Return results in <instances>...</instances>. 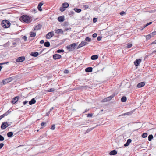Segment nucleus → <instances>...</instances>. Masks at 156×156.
<instances>
[{
    "mask_svg": "<svg viewBox=\"0 0 156 156\" xmlns=\"http://www.w3.org/2000/svg\"><path fill=\"white\" fill-rule=\"evenodd\" d=\"M149 25H148V24L147 23V24L146 25H145V26H148Z\"/></svg>",
    "mask_w": 156,
    "mask_h": 156,
    "instance_id": "69168bd1",
    "label": "nucleus"
},
{
    "mask_svg": "<svg viewBox=\"0 0 156 156\" xmlns=\"http://www.w3.org/2000/svg\"><path fill=\"white\" fill-rule=\"evenodd\" d=\"M131 140L130 139H129L127 140L126 143L124 145V146L126 147L128 146L129 144L131 142Z\"/></svg>",
    "mask_w": 156,
    "mask_h": 156,
    "instance_id": "dca6fc26",
    "label": "nucleus"
},
{
    "mask_svg": "<svg viewBox=\"0 0 156 156\" xmlns=\"http://www.w3.org/2000/svg\"><path fill=\"white\" fill-rule=\"evenodd\" d=\"M38 53L37 52H32L30 54L32 56L34 57H37L38 56Z\"/></svg>",
    "mask_w": 156,
    "mask_h": 156,
    "instance_id": "6ab92c4d",
    "label": "nucleus"
},
{
    "mask_svg": "<svg viewBox=\"0 0 156 156\" xmlns=\"http://www.w3.org/2000/svg\"><path fill=\"white\" fill-rule=\"evenodd\" d=\"M42 2H43L39 3V4H38V5L37 8H38V9L40 11H42L41 6H42V5L44 4V3H42Z\"/></svg>",
    "mask_w": 156,
    "mask_h": 156,
    "instance_id": "4468645a",
    "label": "nucleus"
},
{
    "mask_svg": "<svg viewBox=\"0 0 156 156\" xmlns=\"http://www.w3.org/2000/svg\"><path fill=\"white\" fill-rule=\"evenodd\" d=\"M117 154V151L115 150H113L111 151L110 152V155H115Z\"/></svg>",
    "mask_w": 156,
    "mask_h": 156,
    "instance_id": "a211bd4d",
    "label": "nucleus"
},
{
    "mask_svg": "<svg viewBox=\"0 0 156 156\" xmlns=\"http://www.w3.org/2000/svg\"><path fill=\"white\" fill-rule=\"evenodd\" d=\"M62 5V6L65 7L66 8H68L69 5V4L66 2L63 3Z\"/></svg>",
    "mask_w": 156,
    "mask_h": 156,
    "instance_id": "5701e85b",
    "label": "nucleus"
},
{
    "mask_svg": "<svg viewBox=\"0 0 156 156\" xmlns=\"http://www.w3.org/2000/svg\"><path fill=\"white\" fill-rule=\"evenodd\" d=\"M148 23V24L149 25H150L152 23V22H149V23Z\"/></svg>",
    "mask_w": 156,
    "mask_h": 156,
    "instance_id": "e2e57ef3",
    "label": "nucleus"
},
{
    "mask_svg": "<svg viewBox=\"0 0 156 156\" xmlns=\"http://www.w3.org/2000/svg\"><path fill=\"white\" fill-rule=\"evenodd\" d=\"M41 27V26L39 24V25H37L34 28V30H38L40 29Z\"/></svg>",
    "mask_w": 156,
    "mask_h": 156,
    "instance_id": "aec40b11",
    "label": "nucleus"
},
{
    "mask_svg": "<svg viewBox=\"0 0 156 156\" xmlns=\"http://www.w3.org/2000/svg\"><path fill=\"white\" fill-rule=\"evenodd\" d=\"M87 44H88V43L86 42L82 41L81 42V43L78 45L77 48V49H78Z\"/></svg>",
    "mask_w": 156,
    "mask_h": 156,
    "instance_id": "1a4fd4ad",
    "label": "nucleus"
},
{
    "mask_svg": "<svg viewBox=\"0 0 156 156\" xmlns=\"http://www.w3.org/2000/svg\"><path fill=\"white\" fill-rule=\"evenodd\" d=\"M64 20V17L63 16H59V22H62Z\"/></svg>",
    "mask_w": 156,
    "mask_h": 156,
    "instance_id": "b1692460",
    "label": "nucleus"
},
{
    "mask_svg": "<svg viewBox=\"0 0 156 156\" xmlns=\"http://www.w3.org/2000/svg\"><path fill=\"white\" fill-rule=\"evenodd\" d=\"M44 46L46 47H49L50 46V43L48 41L44 43Z\"/></svg>",
    "mask_w": 156,
    "mask_h": 156,
    "instance_id": "c85d7f7f",
    "label": "nucleus"
},
{
    "mask_svg": "<svg viewBox=\"0 0 156 156\" xmlns=\"http://www.w3.org/2000/svg\"><path fill=\"white\" fill-rule=\"evenodd\" d=\"M66 8L62 6L60 8V10L61 12H63L66 10Z\"/></svg>",
    "mask_w": 156,
    "mask_h": 156,
    "instance_id": "473e14b6",
    "label": "nucleus"
},
{
    "mask_svg": "<svg viewBox=\"0 0 156 156\" xmlns=\"http://www.w3.org/2000/svg\"><path fill=\"white\" fill-rule=\"evenodd\" d=\"M83 6L84 8L85 9H88L89 7V6L87 5H83Z\"/></svg>",
    "mask_w": 156,
    "mask_h": 156,
    "instance_id": "5fc2aeb1",
    "label": "nucleus"
},
{
    "mask_svg": "<svg viewBox=\"0 0 156 156\" xmlns=\"http://www.w3.org/2000/svg\"><path fill=\"white\" fill-rule=\"evenodd\" d=\"M44 43V41L43 40H41L40 41V43L41 44H43Z\"/></svg>",
    "mask_w": 156,
    "mask_h": 156,
    "instance_id": "4d7b16f0",
    "label": "nucleus"
},
{
    "mask_svg": "<svg viewBox=\"0 0 156 156\" xmlns=\"http://www.w3.org/2000/svg\"><path fill=\"white\" fill-rule=\"evenodd\" d=\"M4 138L3 136L0 135V141H2L4 140Z\"/></svg>",
    "mask_w": 156,
    "mask_h": 156,
    "instance_id": "e433bc0d",
    "label": "nucleus"
},
{
    "mask_svg": "<svg viewBox=\"0 0 156 156\" xmlns=\"http://www.w3.org/2000/svg\"><path fill=\"white\" fill-rule=\"evenodd\" d=\"M74 10L75 12L77 13H80L81 11V9H78L77 8H74Z\"/></svg>",
    "mask_w": 156,
    "mask_h": 156,
    "instance_id": "7c9ffc66",
    "label": "nucleus"
},
{
    "mask_svg": "<svg viewBox=\"0 0 156 156\" xmlns=\"http://www.w3.org/2000/svg\"><path fill=\"white\" fill-rule=\"evenodd\" d=\"M91 129H87L86 131L85 132V133H84V134H86L87 133H88L89 132L90 130H91Z\"/></svg>",
    "mask_w": 156,
    "mask_h": 156,
    "instance_id": "a18cd8bd",
    "label": "nucleus"
},
{
    "mask_svg": "<svg viewBox=\"0 0 156 156\" xmlns=\"http://www.w3.org/2000/svg\"><path fill=\"white\" fill-rule=\"evenodd\" d=\"M2 69V67L1 66H0V71Z\"/></svg>",
    "mask_w": 156,
    "mask_h": 156,
    "instance_id": "0e129e2a",
    "label": "nucleus"
},
{
    "mask_svg": "<svg viewBox=\"0 0 156 156\" xmlns=\"http://www.w3.org/2000/svg\"><path fill=\"white\" fill-rule=\"evenodd\" d=\"M9 126V125L7 122H3L1 126V128L2 129H4Z\"/></svg>",
    "mask_w": 156,
    "mask_h": 156,
    "instance_id": "0eeeda50",
    "label": "nucleus"
},
{
    "mask_svg": "<svg viewBox=\"0 0 156 156\" xmlns=\"http://www.w3.org/2000/svg\"><path fill=\"white\" fill-rule=\"evenodd\" d=\"M141 59H136L134 62V63L136 66H138L140 63L141 62Z\"/></svg>",
    "mask_w": 156,
    "mask_h": 156,
    "instance_id": "9d476101",
    "label": "nucleus"
},
{
    "mask_svg": "<svg viewBox=\"0 0 156 156\" xmlns=\"http://www.w3.org/2000/svg\"><path fill=\"white\" fill-rule=\"evenodd\" d=\"M156 44V40L151 43V44Z\"/></svg>",
    "mask_w": 156,
    "mask_h": 156,
    "instance_id": "6e6d98bb",
    "label": "nucleus"
},
{
    "mask_svg": "<svg viewBox=\"0 0 156 156\" xmlns=\"http://www.w3.org/2000/svg\"><path fill=\"white\" fill-rule=\"evenodd\" d=\"M102 38V37L100 36H99L97 38V40H98V41H100L101 40Z\"/></svg>",
    "mask_w": 156,
    "mask_h": 156,
    "instance_id": "58836bf2",
    "label": "nucleus"
},
{
    "mask_svg": "<svg viewBox=\"0 0 156 156\" xmlns=\"http://www.w3.org/2000/svg\"><path fill=\"white\" fill-rule=\"evenodd\" d=\"M91 40V39L89 37H87L85 38V40L88 42H90Z\"/></svg>",
    "mask_w": 156,
    "mask_h": 156,
    "instance_id": "4c0bfd02",
    "label": "nucleus"
},
{
    "mask_svg": "<svg viewBox=\"0 0 156 156\" xmlns=\"http://www.w3.org/2000/svg\"><path fill=\"white\" fill-rule=\"evenodd\" d=\"M132 45L131 44L128 43L127 44V47L128 48H131L132 46Z\"/></svg>",
    "mask_w": 156,
    "mask_h": 156,
    "instance_id": "79ce46f5",
    "label": "nucleus"
},
{
    "mask_svg": "<svg viewBox=\"0 0 156 156\" xmlns=\"http://www.w3.org/2000/svg\"><path fill=\"white\" fill-rule=\"evenodd\" d=\"M126 98L125 96H123L121 99V101L122 102H125L126 101Z\"/></svg>",
    "mask_w": 156,
    "mask_h": 156,
    "instance_id": "a878e982",
    "label": "nucleus"
},
{
    "mask_svg": "<svg viewBox=\"0 0 156 156\" xmlns=\"http://www.w3.org/2000/svg\"><path fill=\"white\" fill-rule=\"evenodd\" d=\"M64 51V50H63L59 49V53L60 52H63Z\"/></svg>",
    "mask_w": 156,
    "mask_h": 156,
    "instance_id": "13d9d810",
    "label": "nucleus"
},
{
    "mask_svg": "<svg viewBox=\"0 0 156 156\" xmlns=\"http://www.w3.org/2000/svg\"><path fill=\"white\" fill-rule=\"evenodd\" d=\"M55 129V125H52L51 128V129L52 130H54Z\"/></svg>",
    "mask_w": 156,
    "mask_h": 156,
    "instance_id": "a19ab883",
    "label": "nucleus"
},
{
    "mask_svg": "<svg viewBox=\"0 0 156 156\" xmlns=\"http://www.w3.org/2000/svg\"><path fill=\"white\" fill-rule=\"evenodd\" d=\"M28 101H25L23 102V103L24 105H25L27 103H28Z\"/></svg>",
    "mask_w": 156,
    "mask_h": 156,
    "instance_id": "bf43d9fd",
    "label": "nucleus"
},
{
    "mask_svg": "<svg viewBox=\"0 0 156 156\" xmlns=\"http://www.w3.org/2000/svg\"><path fill=\"white\" fill-rule=\"evenodd\" d=\"M9 79H11V78H10L9 79H6L3 80H2L3 84L5 85L9 82L10 81Z\"/></svg>",
    "mask_w": 156,
    "mask_h": 156,
    "instance_id": "2eb2a0df",
    "label": "nucleus"
},
{
    "mask_svg": "<svg viewBox=\"0 0 156 156\" xmlns=\"http://www.w3.org/2000/svg\"><path fill=\"white\" fill-rule=\"evenodd\" d=\"M25 59V57L24 56L20 57L16 59V61L17 62H21L24 61Z\"/></svg>",
    "mask_w": 156,
    "mask_h": 156,
    "instance_id": "6e6552de",
    "label": "nucleus"
},
{
    "mask_svg": "<svg viewBox=\"0 0 156 156\" xmlns=\"http://www.w3.org/2000/svg\"><path fill=\"white\" fill-rule=\"evenodd\" d=\"M115 94H113L110 96L103 99L102 100V101L103 102H105L109 101L111 100L115 96Z\"/></svg>",
    "mask_w": 156,
    "mask_h": 156,
    "instance_id": "20e7f679",
    "label": "nucleus"
},
{
    "mask_svg": "<svg viewBox=\"0 0 156 156\" xmlns=\"http://www.w3.org/2000/svg\"><path fill=\"white\" fill-rule=\"evenodd\" d=\"M64 72L65 73L68 74L69 73V71L68 70L65 69L64 71Z\"/></svg>",
    "mask_w": 156,
    "mask_h": 156,
    "instance_id": "ea45409f",
    "label": "nucleus"
},
{
    "mask_svg": "<svg viewBox=\"0 0 156 156\" xmlns=\"http://www.w3.org/2000/svg\"><path fill=\"white\" fill-rule=\"evenodd\" d=\"M125 14H126V13L123 11H122L121 12H120V14L122 16H123Z\"/></svg>",
    "mask_w": 156,
    "mask_h": 156,
    "instance_id": "37998d69",
    "label": "nucleus"
},
{
    "mask_svg": "<svg viewBox=\"0 0 156 156\" xmlns=\"http://www.w3.org/2000/svg\"><path fill=\"white\" fill-rule=\"evenodd\" d=\"M97 21V19L95 18H94L93 19V22L94 23Z\"/></svg>",
    "mask_w": 156,
    "mask_h": 156,
    "instance_id": "8fccbe9b",
    "label": "nucleus"
},
{
    "mask_svg": "<svg viewBox=\"0 0 156 156\" xmlns=\"http://www.w3.org/2000/svg\"><path fill=\"white\" fill-rule=\"evenodd\" d=\"M98 58V56L97 55H93L91 56V59L93 60H95L97 59Z\"/></svg>",
    "mask_w": 156,
    "mask_h": 156,
    "instance_id": "4be33fe9",
    "label": "nucleus"
},
{
    "mask_svg": "<svg viewBox=\"0 0 156 156\" xmlns=\"http://www.w3.org/2000/svg\"><path fill=\"white\" fill-rule=\"evenodd\" d=\"M53 58L55 60H56L58 58V55L55 54L53 55Z\"/></svg>",
    "mask_w": 156,
    "mask_h": 156,
    "instance_id": "bb28decb",
    "label": "nucleus"
},
{
    "mask_svg": "<svg viewBox=\"0 0 156 156\" xmlns=\"http://www.w3.org/2000/svg\"><path fill=\"white\" fill-rule=\"evenodd\" d=\"M2 26L4 28H8L10 25V22L7 20H4L2 21Z\"/></svg>",
    "mask_w": 156,
    "mask_h": 156,
    "instance_id": "f03ea898",
    "label": "nucleus"
},
{
    "mask_svg": "<svg viewBox=\"0 0 156 156\" xmlns=\"http://www.w3.org/2000/svg\"><path fill=\"white\" fill-rule=\"evenodd\" d=\"M54 31L55 32V33L57 34H58V29H57L56 30H55Z\"/></svg>",
    "mask_w": 156,
    "mask_h": 156,
    "instance_id": "09e8293b",
    "label": "nucleus"
},
{
    "mask_svg": "<svg viewBox=\"0 0 156 156\" xmlns=\"http://www.w3.org/2000/svg\"><path fill=\"white\" fill-rule=\"evenodd\" d=\"M148 140L150 141L152 139H153V136L151 134L149 135V136H148Z\"/></svg>",
    "mask_w": 156,
    "mask_h": 156,
    "instance_id": "2f4dec72",
    "label": "nucleus"
},
{
    "mask_svg": "<svg viewBox=\"0 0 156 156\" xmlns=\"http://www.w3.org/2000/svg\"><path fill=\"white\" fill-rule=\"evenodd\" d=\"M88 88L87 86H80V88L81 89H87Z\"/></svg>",
    "mask_w": 156,
    "mask_h": 156,
    "instance_id": "cd10ccee",
    "label": "nucleus"
},
{
    "mask_svg": "<svg viewBox=\"0 0 156 156\" xmlns=\"http://www.w3.org/2000/svg\"><path fill=\"white\" fill-rule=\"evenodd\" d=\"M19 97L16 96L13 98L12 100V103L15 104L16 102L18 100Z\"/></svg>",
    "mask_w": 156,
    "mask_h": 156,
    "instance_id": "9b49d317",
    "label": "nucleus"
},
{
    "mask_svg": "<svg viewBox=\"0 0 156 156\" xmlns=\"http://www.w3.org/2000/svg\"><path fill=\"white\" fill-rule=\"evenodd\" d=\"M23 39L25 41H26L27 40V37L26 36H24L23 37Z\"/></svg>",
    "mask_w": 156,
    "mask_h": 156,
    "instance_id": "864d4df0",
    "label": "nucleus"
},
{
    "mask_svg": "<svg viewBox=\"0 0 156 156\" xmlns=\"http://www.w3.org/2000/svg\"><path fill=\"white\" fill-rule=\"evenodd\" d=\"M132 113H133V112L131 111V112H126V113H124L122 114L121 115H119V116L120 117V116H125V115H130L132 114Z\"/></svg>",
    "mask_w": 156,
    "mask_h": 156,
    "instance_id": "ddd939ff",
    "label": "nucleus"
},
{
    "mask_svg": "<svg viewBox=\"0 0 156 156\" xmlns=\"http://www.w3.org/2000/svg\"><path fill=\"white\" fill-rule=\"evenodd\" d=\"M69 30V29L68 28H66L65 29V30L66 31H67Z\"/></svg>",
    "mask_w": 156,
    "mask_h": 156,
    "instance_id": "680f3d73",
    "label": "nucleus"
},
{
    "mask_svg": "<svg viewBox=\"0 0 156 156\" xmlns=\"http://www.w3.org/2000/svg\"><path fill=\"white\" fill-rule=\"evenodd\" d=\"M145 83L144 82H141L139 83L137 85L138 88H141L145 85Z\"/></svg>",
    "mask_w": 156,
    "mask_h": 156,
    "instance_id": "f8f14e48",
    "label": "nucleus"
},
{
    "mask_svg": "<svg viewBox=\"0 0 156 156\" xmlns=\"http://www.w3.org/2000/svg\"><path fill=\"white\" fill-rule=\"evenodd\" d=\"M45 123L44 122H43L41 123V126H43L44 125H45Z\"/></svg>",
    "mask_w": 156,
    "mask_h": 156,
    "instance_id": "052dcab7",
    "label": "nucleus"
},
{
    "mask_svg": "<svg viewBox=\"0 0 156 156\" xmlns=\"http://www.w3.org/2000/svg\"><path fill=\"white\" fill-rule=\"evenodd\" d=\"M55 89L54 88H51L48 90H47V91L48 92H50L54 91L55 90Z\"/></svg>",
    "mask_w": 156,
    "mask_h": 156,
    "instance_id": "c9c22d12",
    "label": "nucleus"
},
{
    "mask_svg": "<svg viewBox=\"0 0 156 156\" xmlns=\"http://www.w3.org/2000/svg\"><path fill=\"white\" fill-rule=\"evenodd\" d=\"M36 100L34 98H32L31 100L29 102V104L30 105H32L36 103Z\"/></svg>",
    "mask_w": 156,
    "mask_h": 156,
    "instance_id": "412c9836",
    "label": "nucleus"
},
{
    "mask_svg": "<svg viewBox=\"0 0 156 156\" xmlns=\"http://www.w3.org/2000/svg\"><path fill=\"white\" fill-rule=\"evenodd\" d=\"M59 33H61L62 34H63V31L60 29H59Z\"/></svg>",
    "mask_w": 156,
    "mask_h": 156,
    "instance_id": "49530a36",
    "label": "nucleus"
},
{
    "mask_svg": "<svg viewBox=\"0 0 156 156\" xmlns=\"http://www.w3.org/2000/svg\"><path fill=\"white\" fill-rule=\"evenodd\" d=\"M54 35V32L52 31L48 33L46 36V39H49L51 37H52Z\"/></svg>",
    "mask_w": 156,
    "mask_h": 156,
    "instance_id": "423d86ee",
    "label": "nucleus"
},
{
    "mask_svg": "<svg viewBox=\"0 0 156 156\" xmlns=\"http://www.w3.org/2000/svg\"><path fill=\"white\" fill-rule=\"evenodd\" d=\"M93 68L91 67H89L85 69V71L87 72H90L92 71Z\"/></svg>",
    "mask_w": 156,
    "mask_h": 156,
    "instance_id": "f3484780",
    "label": "nucleus"
},
{
    "mask_svg": "<svg viewBox=\"0 0 156 156\" xmlns=\"http://www.w3.org/2000/svg\"><path fill=\"white\" fill-rule=\"evenodd\" d=\"M2 118V117H1V116H0V120H1Z\"/></svg>",
    "mask_w": 156,
    "mask_h": 156,
    "instance_id": "774afa93",
    "label": "nucleus"
},
{
    "mask_svg": "<svg viewBox=\"0 0 156 156\" xmlns=\"http://www.w3.org/2000/svg\"><path fill=\"white\" fill-rule=\"evenodd\" d=\"M92 115L91 114H88L87 115V117H92Z\"/></svg>",
    "mask_w": 156,
    "mask_h": 156,
    "instance_id": "3c124183",
    "label": "nucleus"
},
{
    "mask_svg": "<svg viewBox=\"0 0 156 156\" xmlns=\"http://www.w3.org/2000/svg\"><path fill=\"white\" fill-rule=\"evenodd\" d=\"M156 35V31H154L146 36V39L149 40L151 37H153L155 35Z\"/></svg>",
    "mask_w": 156,
    "mask_h": 156,
    "instance_id": "39448f33",
    "label": "nucleus"
},
{
    "mask_svg": "<svg viewBox=\"0 0 156 156\" xmlns=\"http://www.w3.org/2000/svg\"><path fill=\"white\" fill-rule=\"evenodd\" d=\"M20 20L25 23H30L32 21V18L27 15H23L20 18Z\"/></svg>",
    "mask_w": 156,
    "mask_h": 156,
    "instance_id": "f257e3e1",
    "label": "nucleus"
},
{
    "mask_svg": "<svg viewBox=\"0 0 156 156\" xmlns=\"http://www.w3.org/2000/svg\"><path fill=\"white\" fill-rule=\"evenodd\" d=\"M61 58V56L59 55V58Z\"/></svg>",
    "mask_w": 156,
    "mask_h": 156,
    "instance_id": "338daca9",
    "label": "nucleus"
},
{
    "mask_svg": "<svg viewBox=\"0 0 156 156\" xmlns=\"http://www.w3.org/2000/svg\"><path fill=\"white\" fill-rule=\"evenodd\" d=\"M97 36V34L96 33H94L93 35L92 36L94 38L96 37Z\"/></svg>",
    "mask_w": 156,
    "mask_h": 156,
    "instance_id": "c03bdc74",
    "label": "nucleus"
},
{
    "mask_svg": "<svg viewBox=\"0 0 156 156\" xmlns=\"http://www.w3.org/2000/svg\"><path fill=\"white\" fill-rule=\"evenodd\" d=\"M4 144L3 143H0V149L2 148Z\"/></svg>",
    "mask_w": 156,
    "mask_h": 156,
    "instance_id": "de8ad7c7",
    "label": "nucleus"
},
{
    "mask_svg": "<svg viewBox=\"0 0 156 156\" xmlns=\"http://www.w3.org/2000/svg\"><path fill=\"white\" fill-rule=\"evenodd\" d=\"M30 36L32 37H34L36 36V33L31 32L30 33Z\"/></svg>",
    "mask_w": 156,
    "mask_h": 156,
    "instance_id": "72a5a7b5",
    "label": "nucleus"
},
{
    "mask_svg": "<svg viewBox=\"0 0 156 156\" xmlns=\"http://www.w3.org/2000/svg\"><path fill=\"white\" fill-rule=\"evenodd\" d=\"M147 133H144L142 134V136L143 138H146L147 137Z\"/></svg>",
    "mask_w": 156,
    "mask_h": 156,
    "instance_id": "f704fd0d",
    "label": "nucleus"
},
{
    "mask_svg": "<svg viewBox=\"0 0 156 156\" xmlns=\"http://www.w3.org/2000/svg\"><path fill=\"white\" fill-rule=\"evenodd\" d=\"M9 63V62H6L0 63V66L3 64H7Z\"/></svg>",
    "mask_w": 156,
    "mask_h": 156,
    "instance_id": "603ef678",
    "label": "nucleus"
},
{
    "mask_svg": "<svg viewBox=\"0 0 156 156\" xmlns=\"http://www.w3.org/2000/svg\"><path fill=\"white\" fill-rule=\"evenodd\" d=\"M13 135V132H8L7 134V136L9 137H12Z\"/></svg>",
    "mask_w": 156,
    "mask_h": 156,
    "instance_id": "393cba45",
    "label": "nucleus"
},
{
    "mask_svg": "<svg viewBox=\"0 0 156 156\" xmlns=\"http://www.w3.org/2000/svg\"><path fill=\"white\" fill-rule=\"evenodd\" d=\"M9 113V110H8L6 113L1 115V116L2 117V118H3L5 116H7Z\"/></svg>",
    "mask_w": 156,
    "mask_h": 156,
    "instance_id": "c756f323",
    "label": "nucleus"
},
{
    "mask_svg": "<svg viewBox=\"0 0 156 156\" xmlns=\"http://www.w3.org/2000/svg\"><path fill=\"white\" fill-rule=\"evenodd\" d=\"M76 45V43H73L70 45L67 46V48L69 51H72L73 49H74V48H75Z\"/></svg>",
    "mask_w": 156,
    "mask_h": 156,
    "instance_id": "7ed1b4c3",
    "label": "nucleus"
}]
</instances>
